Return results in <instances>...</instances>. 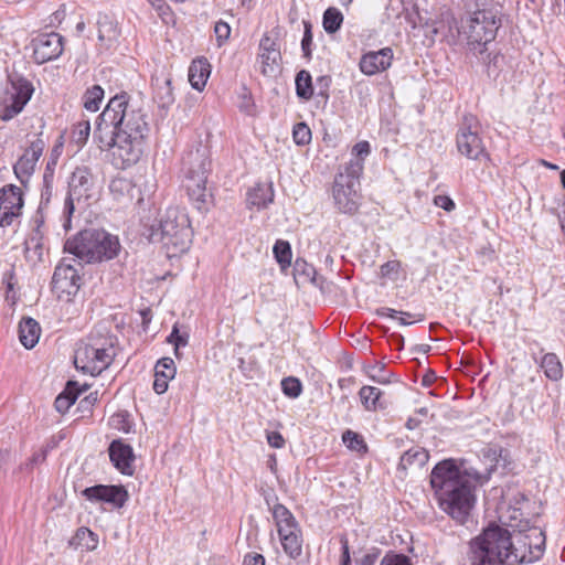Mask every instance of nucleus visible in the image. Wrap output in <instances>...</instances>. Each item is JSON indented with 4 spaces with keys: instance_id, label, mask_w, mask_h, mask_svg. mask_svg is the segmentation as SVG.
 Segmentation results:
<instances>
[{
    "instance_id": "de8ad7c7",
    "label": "nucleus",
    "mask_w": 565,
    "mask_h": 565,
    "mask_svg": "<svg viewBox=\"0 0 565 565\" xmlns=\"http://www.w3.org/2000/svg\"><path fill=\"white\" fill-rule=\"evenodd\" d=\"M371 147L367 141H360L352 148V154L355 157L351 161H360L363 164L364 159L370 154Z\"/></svg>"
},
{
    "instance_id": "6e6552de",
    "label": "nucleus",
    "mask_w": 565,
    "mask_h": 565,
    "mask_svg": "<svg viewBox=\"0 0 565 565\" xmlns=\"http://www.w3.org/2000/svg\"><path fill=\"white\" fill-rule=\"evenodd\" d=\"M509 547L511 532H480L469 543L468 559L471 565H505Z\"/></svg>"
},
{
    "instance_id": "39448f33",
    "label": "nucleus",
    "mask_w": 565,
    "mask_h": 565,
    "mask_svg": "<svg viewBox=\"0 0 565 565\" xmlns=\"http://www.w3.org/2000/svg\"><path fill=\"white\" fill-rule=\"evenodd\" d=\"M212 161L207 146L199 145L182 157L183 186L198 210L205 207Z\"/></svg>"
},
{
    "instance_id": "4be33fe9",
    "label": "nucleus",
    "mask_w": 565,
    "mask_h": 565,
    "mask_svg": "<svg viewBox=\"0 0 565 565\" xmlns=\"http://www.w3.org/2000/svg\"><path fill=\"white\" fill-rule=\"evenodd\" d=\"M519 537L516 543L511 541V548L509 547L505 554V565H519L521 563H531L530 561V532H518ZM511 540L513 537L511 536Z\"/></svg>"
},
{
    "instance_id": "774afa93",
    "label": "nucleus",
    "mask_w": 565,
    "mask_h": 565,
    "mask_svg": "<svg viewBox=\"0 0 565 565\" xmlns=\"http://www.w3.org/2000/svg\"><path fill=\"white\" fill-rule=\"evenodd\" d=\"M416 425H417V422L413 418H409L406 423V427L408 429H414L416 427Z\"/></svg>"
},
{
    "instance_id": "603ef678",
    "label": "nucleus",
    "mask_w": 565,
    "mask_h": 565,
    "mask_svg": "<svg viewBox=\"0 0 565 565\" xmlns=\"http://www.w3.org/2000/svg\"><path fill=\"white\" fill-rule=\"evenodd\" d=\"M214 32L220 42L225 41L231 34V28L226 22L218 21L215 23Z\"/></svg>"
},
{
    "instance_id": "5701e85b",
    "label": "nucleus",
    "mask_w": 565,
    "mask_h": 565,
    "mask_svg": "<svg viewBox=\"0 0 565 565\" xmlns=\"http://www.w3.org/2000/svg\"><path fill=\"white\" fill-rule=\"evenodd\" d=\"M177 373L174 361L171 358L160 359L154 366L153 390L157 394H163L168 390V383Z\"/></svg>"
},
{
    "instance_id": "473e14b6",
    "label": "nucleus",
    "mask_w": 565,
    "mask_h": 565,
    "mask_svg": "<svg viewBox=\"0 0 565 565\" xmlns=\"http://www.w3.org/2000/svg\"><path fill=\"white\" fill-rule=\"evenodd\" d=\"M296 93L301 99L309 100L313 95L312 79L308 71L301 70L296 75Z\"/></svg>"
},
{
    "instance_id": "4d7b16f0",
    "label": "nucleus",
    "mask_w": 565,
    "mask_h": 565,
    "mask_svg": "<svg viewBox=\"0 0 565 565\" xmlns=\"http://www.w3.org/2000/svg\"><path fill=\"white\" fill-rule=\"evenodd\" d=\"M267 441L274 448H282L285 445V439L278 431H271L268 434Z\"/></svg>"
},
{
    "instance_id": "69168bd1",
    "label": "nucleus",
    "mask_w": 565,
    "mask_h": 565,
    "mask_svg": "<svg viewBox=\"0 0 565 565\" xmlns=\"http://www.w3.org/2000/svg\"><path fill=\"white\" fill-rule=\"evenodd\" d=\"M151 6L157 9H161L166 3L164 0H147Z\"/></svg>"
},
{
    "instance_id": "09e8293b",
    "label": "nucleus",
    "mask_w": 565,
    "mask_h": 565,
    "mask_svg": "<svg viewBox=\"0 0 565 565\" xmlns=\"http://www.w3.org/2000/svg\"><path fill=\"white\" fill-rule=\"evenodd\" d=\"M381 565H412L407 556L402 554H386Z\"/></svg>"
},
{
    "instance_id": "c03bdc74",
    "label": "nucleus",
    "mask_w": 565,
    "mask_h": 565,
    "mask_svg": "<svg viewBox=\"0 0 565 565\" xmlns=\"http://www.w3.org/2000/svg\"><path fill=\"white\" fill-rule=\"evenodd\" d=\"M281 390L286 396L296 398L301 394L302 385L298 379L289 376L281 381Z\"/></svg>"
},
{
    "instance_id": "6e6d98bb",
    "label": "nucleus",
    "mask_w": 565,
    "mask_h": 565,
    "mask_svg": "<svg viewBox=\"0 0 565 565\" xmlns=\"http://www.w3.org/2000/svg\"><path fill=\"white\" fill-rule=\"evenodd\" d=\"M435 204L448 212H450L455 209L454 201L446 195H437L435 198Z\"/></svg>"
},
{
    "instance_id": "7ed1b4c3",
    "label": "nucleus",
    "mask_w": 565,
    "mask_h": 565,
    "mask_svg": "<svg viewBox=\"0 0 565 565\" xmlns=\"http://www.w3.org/2000/svg\"><path fill=\"white\" fill-rule=\"evenodd\" d=\"M64 250L79 262L90 264L115 258L120 250V243L117 236L103 230L89 228L67 239Z\"/></svg>"
},
{
    "instance_id": "58836bf2",
    "label": "nucleus",
    "mask_w": 565,
    "mask_h": 565,
    "mask_svg": "<svg viewBox=\"0 0 565 565\" xmlns=\"http://www.w3.org/2000/svg\"><path fill=\"white\" fill-rule=\"evenodd\" d=\"M530 561L535 562L540 559L545 551V532H530Z\"/></svg>"
},
{
    "instance_id": "c85d7f7f",
    "label": "nucleus",
    "mask_w": 565,
    "mask_h": 565,
    "mask_svg": "<svg viewBox=\"0 0 565 565\" xmlns=\"http://www.w3.org/2000/svg\"><path fill=\"white\" fill-rule=\"evenodd\" d=\"M135 186L129 179L115 178L110 181L109 191L113 198L119 202L131 201L134 198Z\"/></svg>"
},
{
    "instance_id": "4468645a",
    "label": "nucleus",
    "mask_w": 565,
    "mask_h": 565,
    "mask_svg": "<svg viewBox=\"0 0 565 565\" xmlns=\"http://www.w3.org/2000/svg\"><path fill=\"white\" fill-rule=\"evenodd\" d=\"M24 206L21 188L7 184L0 190V226L7 227L22 215Z\"/></svg>"
},
{
    "instance_id": "ea45409f",
    "label": "nucleus",
    "mask_w": 565,
    "mask_h": 565,
    "mask_svg": "<svg viewBox=\"0 0 565 565\" xmlns=\"http://www.w3.org/2000/svg\"><path fill=\"white\" fill-rule=\"evenodd\" d=\"M71 384L72 383L70 382L66 390L55 398L54 406L58 413L63 414L67 412L77 399V393L71 390Z\"/></svg>"
},
{
    "instance_id": "052dcab7",
    "label": "nucleus",
    "mask_w": 565,
    "mask_h": 565,
    "mask_svg": "<svg viewBox=\"0 0 565 565\" xmlns=\"http://www.w3.org/2000/svg\"><path fill=\"white\" fill-rule=\"evenodd\" d=\"M3 284L7 288V295L13 290L15 285V275L13 270H9L3 274Z\"/></svg>"
},
{
    "instance_id": "338daca9",
    "label": "nucleus",
    "mask_w": 565,
    "mask_h": 565,
    "mask_svg": "<svg viewBox=\"0 0 565 565\" xmlns=\"http://www.w3.org/2000/svg\"><path fill=\"white\" fill-rule=\"evenodd\" d=\"M113 38L110 35H108L107 38L105 36L103 30L99 28V31H98V40L100 42H104L105 40H108L110 41Z\"/></svg>"
},
{
    "instance_id": "49530a36",
    "label": "nucleus",
    "mask_w": 565,
    "mask_h": 565,
    "mask_svg": "<svg viewBox=\"0 0 565 565\" xmlns=\"http://www.w3.org/2000/svg\"><path fill=\"white\" fill-rule=\"evenodd\" d=\"M303 36L301 40V50L303 52L305 57L311 56V45H312V32L310 22H303Z\"/></svg>"
},
{
    "instance_id": "e2e57ef3",
    "label": "nucleus",
    "mask_w": 565,
    "mask_h": 565,
    "mask_svg": "<svg viewBox=\"0 0 565 565\" xmlns=\"http://www.w3.org/2000/svg\"><path fill=\"white\" fill-rule=\"evenodd\" d=\"M97 401V396L96 394H89L88 396L84 397L81 402H79V407L83 409V411H89L90 407L96 403Z\"/></svg>"
},
{
    "instance_id": "e433bc0d",
    "label": "nucleus",
    "mask_w": 565,
    "mask_h": 565,
    "mask_svg": "<svg viewBox=\"0 0 565 565\" xmlns=\"http://www.w3.org/2000/svg\"><path fill=\"white\" fill-rule=\"evenodd\" d=\"M104 98V89L99 85L88 88L83 96V105L89 111H97Z\"/></svg>"
},
{
    "instance_id": "cd10ccee",
    "label": "nucleus",
    "mask_w": 565,
    "mask_h": 565,
    "mask_svg": "<svg viewBox=\"0 0 565 565\" xmlns=\"http://www.w3.org/2000/svg\"><path fill=\"white\" fill-rule=\"evenodd\" d=\"M277 534L285 553L289 557L297 558L300 556L303 543L301 532H277Z\"/></svg>"
},
{
    "instance_id": "a878e982",
    "label": "nucleus",
    "mask_w": 565,
    "mask_h": 565,
    "mask_svg": "<svg viewBox=\"0 0 565 565\" xmlns=\"http://www.w3.org/2000/svg\"><path fill=\"white\" fill-rule=\"evenodd\" d=\"M429 459V454L422 447H412L406 450L399 460L398 469L406 471L409 468H422Z\"/></svg>"
},
{
    "instance_id": "864d4df0",
    "label": "nucleus",
    "mask_w": 565,
    "mask_h": 565,
    "mask_svg": "<svg viewBox=\"0 0 565 565\" xmlns=\"http://www.w3.org/2000/svg\"><path fill=\"white\" fill-rule=\"evenodd\" d=\"M399 269V263L397 260H390L383 264L380 268L382 277H391L392 274H396Z\"/></svg>"
},
{
    "instance_id": "2f4dec72",
    "label": "nucleus",
    "mask_w": 565,
    "mask_h": 565,
    "mask_svg": "<svg viewBox=\"0 0 565 565\" xmlns=\"http://www.w3.org/2000/svg\"><path fill=\"white\" fill-rule=\"evenodd\" d=\"M541 367L543 369L546 377L551 381H558L563 375L562 364L554 353H546L541 361Z\"/></svg>"
},
{
    "instance_id": "b1692460",
    "label": "nucleus",
    "mask_w": 565,
    "mask_h": 565,
    "mask_svg": "<svg viewBox=\"0 0 565 565\" xmlns=\"http://www.w3.org/2000/svg\"><path fill=\"white\" fill-rule=\"evenodd\" d=\"M210 74L211 65L207 60L196 58L189 67V82L194 89L201 92L205 87Z\"/></svg>"
},
{
    "instance_id": "3c124183",
    "label": "nucleus",
    "mask_w": 565,
    "mask_h": 565,
    "mask_svg": "<svg viewBox=\"0 0 565 565\" xmlns=\"http://www.w3.org/2000/svg\"><path fill=\"white\" fill-rule=\"evenodd\" d=\"M317 86L319 87L318 96L322 97L326 102L329 98V87L331 84L330 76H320L316 81Z\"/></svg>"
},
{
    "instance_id": "c9c22d12",
    "label": "nucleus",
    "mask_w": 565,
    "mask_h": 565,
    "mask_svg": "<svg viewBox=\"0 0 565 565\" xmlns=\"http://www.w3.org/2000/svg\"><path fill=\"white\" fill-rule=\"evenodd\" d=\"M273 518L277 530H285L296 526V520L292 513L282 504H276L273 509Z\"/></svg>"
},
{
    "instance_id": "ddd939ff",
    "label": "nucleus",
    "mask_w": 565,
    "mask_h": 565,
    "mask_svg": "<svg viewBox=\"0 0 565 565\" xmlns=\"http://www.w3.org/2000/svg\"><path fill=\"white\" fill-rule=\"evenodd\" d=\"M95 178L88 167H76L68 180V192L64 203V213L70 216L75 210V202L86 203L94 196Z\"/></svg>"
},
{
    "instance_id": "393cba45",
    "label": "nucleus",
    "mask_w": 565,
    "mask_h": 565,
    "mask_svg": "<svg viewBox=\"0 0 565 565\" xmlns=\"http://www.w3.org/2000/svg\"><path fill=\"white\" fill-rule=\"evenodd\" d=\"M41 333L40 324L32 318H23L19 324V338L26 349H32L39 342Z\"/></svg>"
},
{
    "instance_id": "9b49d317",
    "label": "nucleus",
    "mask_w": 565,
    "mask_h": 565,
    "mask_svg": "<svg viewBox=\"0 0 565 565\" xmlns=\"http://www.w3.org/2000/svg\"><path fill=\"white\" fill-rule=\"evenodd\" d=\"M9 79L10 86L0 102V119L3 121H9L18 116L34 93L33 84L23 76L12 74Z\"/></svg>"
},
{
    "instance_id": "0e129e2a",
    "label": "nucleus",
    "mask_w": 565,
    "mask_h": 565,
    "mask_svg": "<svg viewBox=\"0 0 565 565\" xmlns=\"http://www.w3.org/2000/svg\"><path fill=\"white\" fill-rule=\"evenodd\" d=\"M376 313L381 317H390V318H395L396 315L398 313L397 310L395 309H391V308H380L376 310Z\"/></svg>"
},
{
    "instance_id": "20e7f679",
    "label": "nucleus",
    "mask_w": 565,
    "mask_h": 565,
    "mask_svg": "<svg viewBox=\"0 0 565 565\" xmlns=\"http://www.w3.org/2000/svg\"><path fill=\"white\" fill-rule=\"evenodd\" d=\"M116 338L109 333L92 332L75 351L76 369L93 376L99 375L116 356Z\"/></svg>"
},
{
    "instance_id": "9d476101",
    "label": "nucleus",
    "mask_w": 565,
    "mask_h": 565,
    "mask_svg": "<svg viewBox=\"0 0 565 565\" xmlns=\"http://www.w3.org/2000/svg\"><path fill=\"white\" fill-rule=\"evenodd\" d=\"M363 166L360 161H350L343 172L335 175L332 195L337 209L345 214H354L360 206V175Z\"/></svg>"
},
{
    "instance_id": "bf43d9fd",
    "label": "nucleus",
    "mask_w": 565,
    "mask_h": 565,
    "mask_svg": "<svg viewBox=\"0 0 565 565\" xmlns=\"http://www.w3.org/2000/svg\"><path fill=\"white\" fill-rule=\"evenodd\" d=\"M340 542L342 544V562H341V565H351L348 539L345 536H341Z\"/></svg>"
},
{
    "instance_id": "a19ab883",
    "label": "nucleus",
    "mask_w": 565,
    "mask_h": 565,
    "mask_svg": "<svg viewBox=\"0 0 565 565\" xmlns=\"http://www.w3.org/2000/svg\"><path fill=\"white\" fill-rule=\"evenodd\" d=\"M342 440L344 445L354 451L365 452L367 447L361 435L352 430H345L342 435Z\"/></svg>"
},
{
    "instance_id": "f3484780",
    "label": "nucleus",
    "mask_w": 565,
    "mask_h": 565,
    "mask_svg": "<svg viewBox=\"0 0 565 565\" xmlns=\"http://www.w3.org/2000/svg\"><path fill=\"white\" fill-rule=\"evenodd\" d=\"M44 148V140L40 136H36L33 140L30 141L29 147L14 164V174L24 186L28 184L31 175L33 174L36 162L42 156Z\"/></svg>"
},
{
    "instance_id": "8fccbe9b",
    "label": "nucleus",
    "mask_w": 565,
    "mask_h": 565,
    "mask_svg": "<svg viewBox=\"0 0 565 565\" xmlns=\"http://www.w3.org/2000/svg\"><path fill=\"white\" fill-rule=\"evenodd\" d=\"M168 341L175 347V351H177L180 347H185L188 344V335L181 334L179 332L178 327L174 326L172 329V332L168 337Z\"/></svg>"
},
{
    "instance_id": "37998d69",
    "label": "nucleus",
    "mask_w": 565,
    "mask_h": 565,
    "mask_svg": "<svg viewBox=\"0 0 565 565\" xmlns=\"http://www.w3.org/2000/svg\"><path fill=\"white\" fill-rule=\"evenodd\" d=\"M156 97L162 107L169 106L173 103L174 97L170 78H166L160 85H157Z\"/></svg>"
},
{
    "instance_id": "4c0bfd02",
    "label": "nucleus",
    "mask_w": 565,
    "mask_h": 565,
    "mask_svg": "<svg viewBox=\"0 0 565 565\" xmlns=\"http://www.w3.org/2000/svg\"><path fill=\"white\" fill-rule=\"evenodd\" d=\"M364 372L370 380L379 384L391 383L392 373L386 371L385 365L381 363L364 366Z\"/></svg>"
},
{
    "instance_id": "dca6fc26",
    "label": "nucleus",
    "mask_w": 565,
    "mask_h": 565,
    "mask_svg": "<svg viewBox=\"0 0 565 565\" xmlns=\"http://www.w3.org/2000/svg\"><path fill=\"white\" fill-rule=\"evenodd\" d=\"M82 495L94 503H106L114 509H120L127 502L129 494L124 486L97 484L85 488Z\"/></svg>"
},
{
    "instance_id": "a211bd4d",
    "label": "nucleus",
    "mask_w": 565,
    "mask_h": 565,
    "mask_svg": "<svg viewBox=\"0 0 565 565\" xmlns=\"http://www.w3.org/2000/svg\"><path fill=\"white\" fill-rule=\"evenodd\" d=\"M63 36L55 32L39 34L32 40L33 57L38 64L57 58L63 53Z\"/></svg>"
},
{
    "instance_id": "2eb2a0df",
    "label": "nucleus",
    "mask_w": 565,
    "mask_h": 565,
    "mask_svg": "<svg viewBox=\"0 0 565 565\" xmlns=\"http://www.w3.org/2000/svg\"><path fill=\"white\" fill-rule=\"evenodd\" d=\"M81 277L72 264L65 259L55 267L52 277V290L58 299L68 301L79 289Z\"/></svg>"
},
{
    "instance_id": "f03ea898",
    "label": "nucleus",
    "mask_w": 565,
    "mask_h": 565,
    "mask_svg": "<svg viewBox=\"0 0 565 565\" xmlns=\"http://www.w3.org/2000/svg\"><path fill=\"white\" fill-rule=\"evenodd\" d=\"M478 478L461 470L451 459L438 462L430 473V486L440 509L458 525H466L476 503Z\"/></svg>"
},
{
    "instance_id": "7c9ffc66",
    "label": "nucleus",
    "mask_w": 565,
    "mask_h": 565,
    "mask_svg": "<svg viewBox=\"0 0 565 565\" xmlns=\"http://www.w3.org/2000/svg\"><path fill=\"white\" fill-rule=\"evenodd\" d=\"M274 193L270 186L257 184L248 192L247 202L250 205L266 207L273 202Z\"/></svg>"
},
{
    "instance_id": "0eeeda50",
    "label": "nucleus",
    "mask_w": 565,
    "mask_h": 565,
    "mask_svg": "<svg viewBox=\"0 0 565 565\" xmlns=\"http://www.w3.org/2000/svg\"><path fill=\"white\" fill-rule=\"evenodd\" d=\"M508 500L499 510L500 524L489 523L482 530H540L541 525L537 522V514L530 513V508L535 505L524 493L516 490H508L503 494Z\"/></svg>"
},
{
    "instance_id": "f8f14e48",
    "label": "nucleus",
    "mask_w": 565,
    "mask_h": 565,
    "mask_svg": "<svg viewBox=\"0 0 565 565\" xmlns=\"http://www.w3.org/2000/svg\"><path fill=\"white\" fill-rule=\"evenodd\" d=\"M478 119L466 115L456 135V146L460 154L470 160H489V153L479 136Z\"/></svg>"
},
{
    "instance_id": "f704fd0d",
    "label": "nucleus",
    "mask_w": 565,
    "mask_h": 565,
    "mask_svg": "<svg viewBox=\"0 0 565 565\" xmlns=\"http://www.w3.org/2000/svg\"><path fill=\"white\" fill-rule=\"evenodd\" d=\"M273 253L282 270L290 266L292 253L287 241L278 239L274 245Z\"/></svg>"
},
{
    "instance_id": "c756f323",
    "label": "nucleus",
    "mask_w": 565,
    "mask_h": 565,
    "mask_svg": "<svg viewBox=\"0 0 565 565\" xmlns=\"http://www.w3.org/2000/svg\"><path fill=\"white\" fill-rule=\"evenodd\" d=\"M98 543L99 537L96 532H75V534L68 541L71 547L82 552L95 550Z\"/></svg>"
},
{
    "instance_id": "bb28decb",
    "label": "nucleus",
    "mask_w": 565,
    "mask_h": 565,
    "mask_svg": "<svg viewBox=\"0 0 565 565\" xmlns=\"http://www.w3.org/2000/svg\"><path fill=\"white\" fill-rule=\"evenodd\" d=\"M383 392L371 385H364L359 391V396L363 407L366 411L375 412L377 409H384L386 404L381 399Z\"/></svg>"
},
{
    "instance_id": "79ce46f5",
    "label": "nucleus",
    "mask_w": 565,
    "mask_h": 565,
    "mask_svg": "<svg viewBox=\"0 0 565 565\" xmlns=\"http://www.w3.org/2000/svg\"><path fill=\"white\" fill-rule=\"evenodd\" d=\"M90 134V125L88 120H82L77 122L72 130V141L78 146L83 147L88 140Z\"/></svg>"
},
{
    "instance_id": "aec40b11",
    "label": "nucleus",
    "mask_w": 565,
    "mask_h": 565,
    "mask_svg": "<svg viewBox=\"0 0 565 565\" xmlns=\"http://www.w3.org/2000/svg\"><path fill=\"white\" fill-rule=\"evenodd\" d=\"M392 60L393 51L390 47L369 52L361 57L360 70L365 75H374L387 70L391 66Z\"/></svg>"
},
{
    "instance_id": "13d9d810",
    "label": "nucleus",
    "mask_w": 565,
    "mask_h": 565,
    "mask_svg": "<svg viewBox=\"0 0 565 565\" xmlns=\"http://www.w3.org/2000/svg\"><path fill=\"white\" fill-rule=\"evenodd\" d=\"M244 565H265V558L262 554L250 553L244 557Z\"/></svg>"
},
{
    "instance_id": "72a5a7b5",
    "label": "nucleus",
    "mask_w": 565,
    "mask_h": 565,
    "mask_svg": "<svg viewBox=\"0 0 565 565\" xmlns=\"http://www.w3.org/2000/svg\"><path fill=\"white\" fill-rule=\"evenodd\" d=\"M343 22V14L337 8H328L323 13V29L327 33L332 34L335 33Z\"/></svg>"
},
{
    "instance_id": "6ab92c4d",
    "label": "nucleus",
    "mask_w": 565,
    "mask_h": 565,
    "mask_svg": "<svg viewBox=\"0 0 565 565\" xmlns=\"http://www.w3.org/2000/svg\"><path fill=\"white\" fill-rule=\"evenodd\" d=\"M259 71L264 76H273L278 72L281 62L280 46L276 39L264 34L259 42Z\"/></svg>"
},
{
    "instance_id": "f257e3e1",
    "label": "nucleus",
    "mask_w": 565,
    "mask_h": 565,
    "mask_svg": "<svg viewBox=\"0 0 565 565\" xmlns=\"http://www.w3.org/2000/svg\"><path fill=\"white\" fill-rule=\"evenodd\" d=\"M149 131L146 115L129 105L127 93H120L109 99L98 116L94 138L100 149L113 148V163L126 169L142 157Z\"/></svg>"
},
{
    "instance_id": "423d86ee",
    "label": "nucleus",
    "mask_w": 565,
    "mask_h": 565,
    "mask_svg": "<svg viewBox=\"0 0 565 565\" xmlns=\"http://www.w3.org/2000/svg\"><path fill=\"white\" fill-rule=\"evenodd\" d=\"M192 236L189 216L178 207L167 209L158 227H153L151 232V239L161 242L173 255L188 250Z\"/></svg>"
},
{
    "instance_id": "5fc2aeb1",
    "label": "nucleus",
    "mask_w": 565,
    "mask_h": 565,
    "mask_svg": "<svg viewBox=\"0 0 565 565\" xmlns=\"http://www.w3.org/2000/svg\"><path fill=\"white\" fill-rule=\"evenodd\" d=\"M46 449H40L39 451L34 452L32 457L29 459V461L25 463V468H33L34 466L44 462L46 459Z\"/></svg>"
},
{
    "instance_id": "1a4fd4ad",
    "label": "nucleus",
    "mask_w": 565,
    "mask_h": 565,
    "mask_svg": "<svg viewBox=\"0 0 565 565\" xmlns=\"http://www.w3.org/2000/svg\"><path fill=\"white\" fill-rule=\"evenodd\" d=\"M501 25V19L493 10H478L461 21L459 33L467 39V44L475 53L483 54L487 44L492 42Z\"/></svg>"
},
{
    "instance_id": "a18cd8bd",
    "label": "nucleus",
    "mask_w": 565,
    "mask_h": 565,
    "mask_svg": "<svg viewBox=\"0 0 565 565\" xmlns=\"http://www.w3.org/2000/svg\"><path fill=\"white\" fill-rule=\"evenodd\" d=\"M294 141L299 146H305L311 140V130L305 122H298L292 130Z\"/></svg>"
},
{
    "instance_id": "680f3d73",
    "label": "nucleus",
    "mask_w": 565,
    "mask_h": 565,
    "mask_svg": "<svg viewBox=\"0 0 565 565\" xmlns=\"http://www.w3.org/2000/svg\"><path fill=\"white\" fill-rule=\"evenodd\" d=\"M44 188L42 190V193H41V200L42 202H49L50 201V198L52 195V184H51V181L49 179V177L46 174H44Z\"/></svg>"
},
{
    "instance_id": "412c9836",
    "label": "nucleus",
    "mask_w": 565,
    "mask_h": 565,
    "mask_svg": "<svg viewBox=\"0 0 565 565\" xmlns=\"http://www.w3.org/2000/svg\"><path fill=\"white\" fill-rule=\"evenodd\" d=\"M109 457L114 466L124 475H132L134 454L129 445L114 440L109 446Z\"/></svg>"
}]
</instances>
